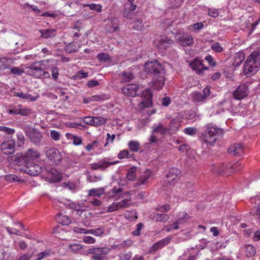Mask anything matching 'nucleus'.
<instances>
[{
    "mask_svg": "<svg viewBox=\"0 0 260 260\" xmlns=\"http://www.w3.org/2000/svg\"><path fill=\"white\" fill-rule=\"evenodd\" d=\"M260 68V51L253 52L248 56L243 68L247 77L255 74Z\"/></svg>",
    "mask_w": 260,
    "mask_h": 260,
    "instance_id": "f257e3e1",
    "label": "nucleus"
},
{
    "mask_svg": "<svg viewBox=\"0 0 260 260\" xmlns=\"http://www.w3.org/2000/svg\"><path fill=\"white\" fill-rule=\"evenodd\" d=\"M5 179L6 181L10 182L18 181V177L16 175L13 174L7 175L5 177Z\"/></svg>",
    "mask_w": 260,
    "mask_h": 260,
    "instance_id": "6e6d98bb",
    "label": "nucleus"
},
{
    "mask_svg": "<svg viewBox=\"0 0 260 260\" xmlns=\"http://www.w3.org/2000/svg\"><path fill=\"white\" fill-rule=\"evenodd\" d=\"M109 164L112 165L113 164H92L91 168L93 170H96L98 169L104 170L109 166Z\"/></svg>",
    "mask_w": 260,
    "mask_h": 260,
    "instance_id": "09e8293b",
    "label": "nucleus"
},
{
    "mask_svg": "<svg viewBox=\"0 0 260 260\" xmlns=\"http://www.w3.org/2000/svg\"><path fill=\"white\" fill-rule=\"evenodd\" d=\"M40 33L41 34V38L48 39L55 36V30L51 29H40Z\"/></svg>",
    "mask_w": 260,
    "mask_h": 260,
    "instance_id": "393cba45",
    "label": "nucleus"
},
{
    "mask_svg": "<svg viewBox=\"0 0 260 260\" xmlns=\"http://www.w3.org/2000/svg\"><path fill=\"white\" fill-rule=\"evenodd\" d=\"M97 58L100 61H107L109 60V55L107 53H101L98 55Z\"/></svg>",
    "mask_w": 260,
    "mask_h": 260,
    "instance_id": "052dcab7",
    "label": "nucleus"
},
{
    "mask_svg": "<svg viewBox=\"0 0 260 260\" xmlns=\"http://www.w3.org/2000/svg\"><path fill=\"white\" fill-rule=\"evenodd\" d=\"M151 176L152 172L151 171L147 170L143 172L138 179V181L136 183V185L140 186L145 184Z\"/></svg>",
    "mask_w": 260,
    "mask_h": 260,
    "instance_id": "412c9836",
    "label": "nucleus"
},
{
    "mask_svg": "<svg viewBox=\"0 0 260 260\" xmlns=\"http://www.w3.org/2000/svg\"><path fill=\"white\" fill-rule=\"evenodd\" d=\"M122 74L123 76V78L122 79L123 82H128L135 78V76L133 73L130 72H123Z\"/></svg>",
    "mask_w": 260,
    "mask_h": 260,
    "instance_id": "72a5a7b5",
    "label": "nucleus"
},
{
    "mask_svg": "<svg viewBox=\"0 0 260 260\" xmlns=\"http://www.w3.org/2000/svg\"><path fill=\"white\" fill-rule=\"evenodd\" d=\"M245 253L247 257L254 256L256 254L255 248L251 245H245Z\"/></svg>",
    "mask_w": 260,
    "mask_h": 260,
    "instance_id": "c85d7f7f",
    "label": "nucleus"
},
{
    "mask_svg": "<svg viewBox=\"0 0 260 260\" xmlns=\"http://www.w3.org/2000/svg\"><path fill=\"white\" fill-rule=\"evenodd\" d=\"M133 155V154H129L127 150H123L119 153L118 157L119 159H122L123 158H131Z\"/></svg>",
    "mask_w": 260,
    "mask_h": 260,
    "instance_id": "49530a36",
    "label": "nucleus"
},
{
    "mask_svg": "<svg viewBox=\"0 0 260 260\" xmlns=\"http://www.w3.org/2000/svg\"><path fill=\"white\" fill-rule=\"evenodd\" d=\"M32 253L30 252H27L25 254L22 255L17 260H30L31 257H32Z\"/></svg>",
    "mask_w": 260,
    "mask_h": 260,
    "instance_id": "338daca9",
    "label": "nucleus"
},
{
    "mask_svg": "<svg viewBox=\"0 0 260 260\" xmlns=\"http://www.w3.org/2000/svg\"><path fill=\"white\" fill-rule=\"evenodd\" d=\"M250 214L253 216H257L260 215V206L258 205L257 207L252 208Z\"/></svg>",
    "mask_w": 260,
    "mask_h": 260,
    "instance_id": "69168bd1",
    "label": "nucleus"
},
{
    "mask_svg": "<svg viewBox=\"0 0 260 260\" xmlns=\"http://www.w3.org/2000/svg\"><path fill=\"white\" fill-rule=\"evenodd\" d=\"M8 138L9 140L3 142L1 145L2 151L7 155L13 153L15 147V140L12 139V136H9Z\"/></svg>",
    "mask_w": 260,
    "mask_h": 260,
    "instance_id": "9d476101",
    "label": "nucleus"
},
{
    "mask_svg": "<svg viewBox=\"0 0 260 260\" xmlns=\"http://www.w3.org/2000/svg\"><path fill=\"white\" fill-rule=\"evenodd\" d=\"M234 166L231 164H222L217 171L219 174H229L233 171Z\"/></svg>",
    "mask_w": 260,
    "mask_h": 260,
    "instance_id": "b1692460",
    "label": "nucleus"
},
{
    "mask_svg": "<svg viewBox=\"0 0 260 260\" xmlns=\"http://www.w3.org/2000/svg\"><path fill=\"white\" fill-rule=\"evenodd\" d=\"M179 129V118L172 119L170 122L169 130L172 133H176Z\"/></svg>",
    "mask_w": 260,
    "mask_h": 260,
    "instance_id": "a878e982",
    "label": "nucleus"
},
{
    "mask_svg": "<svg viewBox=\"0 0 260 260\" xmlns=\"http://www.w3.org/2000/svg\"><path fill=\"white\" fill-rule=\"evenodd\" d=\"M171 103V98L169 96H165L161 99V104L165 107H168Z\"/></svg>",
    "mask_w": 260,
    "mask_h": 260,
    "instance_id": "e2e57ef3",
    "label": "nucleus"
},
{
    "mask_svg": "<svg viewBox=\"0 0 260 260\" xmlns=\"http://www.w3.org/2000/svg\"><path fill=\"white\" fill-rule=\"evenodd\" d=\"M168 131V128L163 127L162 124H159L153 129V133H160L161 135H165Z\"/></svg>",
    "mask_w": 260,
    "mask_h": 260,
    "instance_id": "a18cd8bd",
    "label": "nucleus"
},
{
    "mask_svg": "<svg viewBox=\"0 0 260 260\" xmlns=\"http://www.w3.org/2000/svg\"><path fill=\"white\" fill-rule=\"evenodd\" d=\"M244 59V54L243 53L239 52L236 54L234 58V61L233 63V66L238 67Z\"/></svg>",
    "mask_w": 260,
    "mask_h": 260,
    "instance_id": "cd10ccee",
    "label": "nucleus"
},
{
    "mask_svg": "<svg viewBox=\"0 0 260 260\" xmlns=\"http://www.w3.org/2000/svg\"><path fill=\"white\" fill-rule=\"evenodd\" d=\"M84 7H88L91 10L96 11L98 12H101L102 10V6L95 4H85L84 5Z\"/></svg>",
    "mask_w": 260,
    "mask_h": 260,
    "instance_id": "79ce46f5",
    "label": "nucleus"
},
{
    "mask_svg": "<svg viewBox=\"0 0 260 260\" xmlns=\"http://www.w3.org/2000/svg\"><path fill=\"white\" fill-rule=\"evenodd\" d=\"M14 96L20 98L24 100H28L30 101H35L37 100V98L34 97L29 93H23L22 91L15 92Z\"/></svg>",
    "mask_w": 260,
    "mask_h": 260,
    "instance_id": "bb28decb",
    "label": "nucleus"
},
{
    "mask_svg": "<svg viewBox=\"0 0 260 260\" xmlns=\"http://www.w3.org/2000/svg\"><path fill=\"white\" fill-rule=\"evenodd\" d=\"M136 168L134 167L131 168L128 171L127 174L126 175V177L128 180L133 181L136 178Z\"/></svg>",
    "mask_w": 260,
    "mask_h": 260,
    "instance_id": "f704fd0d",
    "label": "nucleus"
},
{
    "mask_svg": "<svg viewBox=\"0 0 260 260\" xmlns=\"http://www.w3.org/2000/svg\"><path fill=\"white\" fill-rule=\"evenodd\" d=\"M184 133L186 135L193 136L196 135L197 133V129L194 127H187L183 130Z\"/></svg>",
    "mask_w": 260,
    "mask_h": 260,
    "instance_id": "de8ad7c7",
    "label": "nucleus"
},
{
    "mask_svg": "<svg viewBox=\"0 0 260 260\" xmlns=\"http://www.w3.org/2000/svg\"><path fill=\"white\" fill-rule=\"evenodd\" d=\"M70 249L71 251L76 252L82 248V246L78 243L71 244L69 246Z\"/></svg>",
    "mask_w": 260,
    "mask_h": 260,
    "instance_id": "5fc2aeb1",
    "label": "nucleus"
},
{
    "mask_svg": "<svg viewBox=\"0 0 260 260\" xmlns=\"http://www.w3.org/2000/svg\"><path fill=\"white\" fill-rule=\"evenodd\" d=\"M88 234H91L96 236H101L104 232V230L102 228H99L95 229L88 230Z\"/></svg>",
    "mask_w": 260,
    "mask_h": 260,
    "instance_id": "e433bc0d",
    "label": "nucleus"
},
{
    "mask_svg": "<svg viewBox=\"0 0 260 260\" xmlns=\"http://www.w3.org/2000/svg\"><path fill=\"white\" fill-rule=\"evenodd\" d=\"M172 238V236H169L166 238L157 242V245H159L161 247V248H162L170 243Z\"/></svg>",
    "mask_w": 260,
    "mask_h": 260,
    "instance_id": "c03bdc74",
    "label": "nucleus"
},
{
    "mask_svg": "<svg viewBox=\"0 0 260 260\" xmlns=\"http://www.w3.org/2000/svg\"><path fill=\"white\" fill-rule=\"evenodd\" d=\"M128 147L131 151L137 152L140 149V143L137 141H131L128 144Z\"/></svg>",
    "mask_w": 260,
    "mask_h": 260,
    "instance_id": "473e14b6",
    "label": "nucleus"
},
{
    "mask_svg": "<svg viewBox=\"0 0 260 260\" xmlns=\"http://www.w3.org/2000/svg\"><path fill=\"white\" fill-rule=\"evenodd\" d=\"M11 167L20 171L24 172L27 174L36 176L42 171V167L38 164H10Z\"/></svg>",
    "mask_w": 260,
    "mask_h": 260,
    "instance_id": "20e7f679",
    "label": "nucleus"
},
{
    "mask_svg": "<svg viewBox=\"0 0 260 260\" xmlns=\"http://www.w3.org/2000/svg\"><path fill=\"white\" fill-rule=\"evenodd\" d=\"M69 136L70 137H69L68 138L71 139L73 141V143L75 145H79L81 144L82 142L81 137L71 134H69Z\"/></svg>",
    "mask_w": 260,
    "mask_h": 260,
    "instance_id": "ea45409f",
    "label": "nucleus"
},
{
    "mask_svg": "<svg viewBox=\"0 0 260 260\" xmlns=\"http://www.w3.org/2000/svg\"><path fill=\"white\" fill-rule=\"evenodd\" d=\"M104 193V189L103 188L99 189H92L89 191V195L90 196L100 197Z\"/></svg>",
    "mask_w": 260,
    "mask_h": 260,
    "instance_id": "4c0bfd02",
    "label": "nucleus"
},
{
    "mask_svg": "<svg viewBox=\"0 0 260 260\" xmlns=\"http://www.w3.org/2000/svg\"><path fill=\"white\" fill-rule=\"evenodd\" d=\"M202 62L203 60L195 58L189 63V66L198 74H202L205 71L208 70L207 67L203 66Z\"/></svg>",
    "mask_w": 260,
    "mask_h": 260,
    "instance_id": "dca6fc26",
    "label": "nucleus"
},
{
    "mask_svg": "<svg viewBox=\"0 0 260 260\" xmlns=\"http://www.w3.org/2000/svg\"><path fill=\"white\" fill-rule=\"evenodd\" d=\"M7 112L10 115H21V116H26L30 113V111L28 108H22L21 105H18L17 106H11L7 110Z\"/></svg>",
    "mask_w": 260,
    "mask_h": 260,
    "instance_id": "9b49d317",
    "label": "nucleus"
},
{
    "mask_svg": "<svg viewBox=\"0 0 260 260\" xmlns=\"http://www.w3.org/2000/svg\"><path fill=\"white\" fill-rule=\"evenodd\" d=\"M40 157L39 152L34 148H29L24 153H17L11 156V160L17 162H33L37 161V159Z\"/></svg>",
    "mask_w": 260,
    "mask_h": 260,
    "instance_id": "f03ea898",
    "label": "nucleus"
},
{
    "mask_svg": "<svg viewBox=\"0 0 260 260\" xmlns=\"http://www.w3.org/2000/svg\"><path fill=\"white\" fill-rule=\"evenodd\" d=\"M222 134V129L216 126H208L203 133V140L207 145H212Z\"/></svg>",
    "mask_w": 260,
    "mask_h": 260,
    "instance_id": "7ed1b4c3",
    "label": "nucleus"
},
{
    "mask_svg": "<svg viewBox=\"0 0 260 260\" xmlns=\"http://www.w3.org/2000/svg\"><path fill=\"white\" fill-rule=\"evenodd\" d=\"M108 121L106 118L101 116H93V126H98L105 124Z\"/></svg>",
    "mask_w": 260,
    "mask_h": 260,
    "instance_id": "7c9ffc66",
    "label": "nucleus"
},
{
    "mask_svg": "<svg viewBox=\"0 0 260 260\" xmlns=\"http://www.w3.org/2000/svg\"><path fill=\"white\" fill-rule=\"evenodd\" d=\"M14 64V60L11 58L0 57V70L4 71L10 69Z\"/></svg>",
    "mask_w": 260,
    "mask_h": 260,
    "instance_id": "6ab92c4d",
    "label": "nucleus"
},
{
    "mask_svg": "<svg viewBox=\"0 0 260 260\" xmlns=\"http://www.w3.org/2000/svg\"><path fill=\"white\" fill-rule=\"evenodd\" d=\"M141 96L143 98L141 104L146 108L150 107L152 105V93L150 89L146 88L142 92Z\"/></svg>",
    "mask_w": 260,
    "mask_h": 260,
    "instance_id": "4468645a",
    "label": "nucleus"
},
{
    "mask_svg": "<svg viewBox=\"0 0 260 260\" xmlns=\"http://www.w3.org/2000/svg\"><path fill=\"white\" fill-rule=\"evenodd\" d=\"M164 26H167L168 30L172 32L173 35H175V37L179 34V29L176 28L175 26L177 25V23H175L170 20H166L164 22Z\"/></svg>",
    "mask_w": 260,
    "mask_h": 260,
    "instance_id": "4be33fe9",
    "label": "nucleus"
},
{
    "mask_svg": "<svg viewBox=\"0 0 260 260\" xmlns=\"http://www.w3.org/2000/svg\"><path fill=\"white\" fill-rule=\"evenodd\" d=\"M153 219L156 221L166 222L169 219V216L165 213H157L154 214Z\"/></svg>",
    "mask_w": 260,
    "mask_h": 260,
    "instance_id": "2f4dec72",
    "label": "nucleus"
},
{
    "mask_svg": "<svg viewBox=\"0 0 260 260\" xmlns=\"http://www.w3.org/2000/svg\"><path fill=\"white\" fill-rule=\"evenodd\" d=\"M249 92L248 87L245 84L240 85L233 93L235 99L241 100L246 97Z\"/></svg>",
    "mask_w": 260,
    "mask_h": 260,
    "instance_id": "ddd939ff",
    "label": "nucleus"
},
{
    "mask_svg": "<svg viewBox=\"0 0 260 260\" xmlns=\"http://www.w3.org/2000/svg\"><path fill=\"white\" fill-rule=\"evenodd\" d=\"M57 215L58 218L57 219L58 221L62 225H67L71 222V219L69 216L62 215L61 214H58Z\"/></svg>",
    "mask_w": 260,
    "mask_h": 260,
    "instance_id": "c756f323",
    "label": "nucleus"
},
{
    "mask_svg": "<svg viewBox=\"0 0 260 260\" xmlns=\"http://www.w3.org/2000/svg\"><path fill=\"white\" fill-rule=\"evenodd\" d=\"M110 251V249L107 247L95 248V254L100 255L107 254Z\"/></svg>",
    "mask_w": 260,
    "mask_h": 260,
    "instance_id": "c9c22d12",
    "label": "nucleus"
},
{
    "mask_svg": "<svg viewBox=\"0 0 260 260\" xmlns=\"http://www.w3.org/2000/svg\"><path fill=\"white\" fill-rule=\"evenodd\" d=\"M83 241L87 244H92L95 242V240L91 236H84Z\"/></svg>",
    "mask_w": 260,
    "mask_h": 260,
    "instance_id": "774afa93",
    "label": "nucleus"
},
{
    "mask_svg": "<svg viewBox=\"0 0 260 260\" xmlns=\"http://www.w3.org/2000/svg\"><path fill=\"white\" fill-rule=\"evenodd\" d=\"M118 203L119 209L126 208L131 205V201L127 199H124Z\"/></svg>",
    "mask_w": 260,
    "mask_h": 260,
    "instance_id": "a19ab883",
    "label": "nucleus"
},
{
    "mask_svg": "<svg viewBox=\"0 0 260 260\" xmlns=\"http://www.w3.org/2000/svg\"><path fill=\"white\" fill-rule=\"evenodd\" d=\"M50 62V60L49 59H46V60H41L38 62H35L36 63H38V66H39L40 68L42 67H43V69H47L49 68L48 63Z\"/></svg>",
    "mask_w": 260,
    "mask_h": 260,
    "instance_id": "603ef678",
    "label": "nucleus"
},
{
    "mask_svg": "<svg viewBox=\"0 0 260 260\" xmlns=\"http://www.w3.org/2000/svg\"><path fill=\"white\" fill-rule=\"evenodd\" d=\"M119 208L118 206V203L117 202H114L107 209V212H112L118 210Z\"/></svg>",
    "mask_w": 260,
    "mask_h": 260,
    "instance_id": "bf43d9fd",
    "label": "nucleus"
},
{
    "mask_svg": "<svg viewBox=\"0 0 260 260\" xmlns=\"http://www.w3.org/2000/svg\"><path fill=\"white\" fill-rule=\"evenodd\" d=\"M189 146L185 144L180 145V152L182 151L183 155L188 156L187 158H185V160L187 162H194L196 161L195 158L193 156H190L191 152L189 151Z\"/></svg>",
    "mask_w": 260,
    "mask_h": 260,
    "instance_id": "aec40b11",
    "label": "nucleus"
},
{
    "mask_svg": "<svg viewBox=\"0 0 260 260\" xmlns=\"http://www.w3.org/2000/svg\"><path fill=\"white\" fill-rule=\"evenodd\" d=\"M17 145L18 147L22 146L24 144V137L23 134L21 133H19L17 134Z\"/></svg>",
    "mask_w": 260,
    "mask_h": 260,
    "instance_id": "8fccbe9b",
    "label": "nucleus"
},
{
    "mask_svg": "<svg viewBox=\"0 0 260 260\" xmlns=\"http://www.w3.org/2000/svg\"><path fill=\"white\" fill-rule=\"evenodd\" d=\"M193 43V38L188 34L184 33L180 37V45L183 47L191 46Z\"/></svg>",
    "mask_w": 260,
    "mask_h": 260,
    "instance_id": "a211bd4d",
    "label": "nucleus"
},
{
    "mask_svg": "<svg viewBox=\"0 0 260 260\" xmlns=\"http://www.w3.org/2000/svg\"><path fill=\"white\" fill-rule=\"evenodd\" d=\"M212 49L217 52H221L222 51V47L218 43H214L211 46Z\"/></svg>",
    "mask_w": 260,
    "mask_h": 260,
    "instance_id": "0e129e2a",
    "label": "nucleus"
},
{
    "mask_svg": "<svg viewBox=\"0 0 260 260\" xmlns=\"http://www.w3.org/2000/svg\"><path fill=\"white\" fill-rule=\"evenodd\" d=\"M173 44V41L166 36H161L154 41L155 47L162 53L171 47Z\"/></svg>",
    "mask_w": 260,
    "mask_h": 260,
    "instance_id": "0eeeda50",
    "label": "nucleus"
},
{
    "mask_svg": "<svg viewBox=\"0 0 260 260\" xmlns=\"http://www.w3.org/2000/svg\"><path fill=\"white\" fill-rule=\"evenodd\" d=\"M51 253L50 249L46 250L43 252H41L37 254L38 256L36 260H42L43 258L48 257Z\"/></svg>",
    "mask_w": 260,
    "mask_h": 260,
    "instance_id": "58836bf2",
    "label": "nucleus"
},
{
    "mask_svg": "<svg viewBox=\"0 0 260 260\" xmlns=\"http://www.w3.org/2000/svg\"><path fill=\"white\" fill-rule=\"evenodd\" d=\"M193 99L197 102H202L204 101L206 98L205 95L201 92H195L193 94Z\"/></svg>",
    "mask_w": 260,
    "mask_h": 260,
    "instance_id": "3c124183",
    "label": "nucleus"
},
{
    "mask_svg": "<svg viewBox=\"0 0 260 260\" xmlns=\"http://www.w3.org/2000/svg\"><path fill=\"white\" fill-rule=\"evenodd\" d=\"M228 152L234 156H241L244 154V149L241 144H234L228 149Z\"/></svg>",
    "mask_w": 260,
    "mask_h": 260,
    "instance_id": "f3484780",
    "label": "nucleus"
},
{
    "mask_svg": "<svg viewBox=\"0 0 260 260\" xmlns=\"http://www.w3.org/2000/svg\"><path fill=\"white\" fill-rule=\"evenodd\" d=\"M144 71L148 75L154 77L164 76L165 71L162 65L157 60L146 62L144 66Z\"/></svg>",
    "mask_w": 260,
    "mask_h": 260,
    "instance_id": "39448f33",
    "label": "nucleus"
},
{
    "mask_svg": "<svg viewBox=\"0 0 260 260\" xmlns=\"http://www.w3.org/2000/svg\"><path fill=\"white\" fill-rule=\"evenodd\" d=\"M82 120L85 124L93 126V116L84 117Z\"/></svg>",
    "mask_w": 260,
    "mask_h": 260,
    "instance_id": "13d9d810",
    "label": "nucleus"
},
{
    "mask_svg": "<svg viewBox=\"0 0 260 260\" xmlns=\"http://www.w3.org/2000/svg\"><path fill=\"white\" fill-rule=\"evenodd\" d=\"M10 73L14 75H21L23 72L24 70L20 69L18 67H11L10 68Z\"/></svg>",
    "mask_w": 260,
    "mask_h": 260,
    "instance_id": "864d4df0",
    "label": "nucleus"
},
{
    "mask_svg": "<svg viewBox=\"0 0 260 260\" xmlns=\"http://www.w3.org/2000/svg\"><path fill=\"white\" fill-rule=\"evenodd\" d=\"M50 137L53 140L57 141L60 138V134L57 131L53 130L50 132Z\"/></svg>",
    "mask_w": 260,
    "mask_h": 260,
    "instance_id": "4d7b16f0",
    "label": "nucleus"
},
{
    "mask_svg": "<svg viewBox=\"0 0 260 260\" xmlns=\"http://www.w3.org/2000/svg\"><path fill=\"white\" fill-rule=\"evenodd\" d=\"M44 170L50 175V182L56 183L60 182L62 178V173L50 166H45Z\"/></svg>",
    "mask_w": 260,
    "mask_h": 260,
    "instance_id": "1a4fd4ad",
    "label": "nucleus"
},
{
    "mask_svg": "<svg viewBox=\"0 0 260 260\" xmlns=\"http://www.w3.org/2000/svg\"><path fill=\"white\" fill-rule=\"evenodd\" d=\"M25 135L29 139L31 142L37 145L40 143L42 138V133L34 129L25 131Z\"/></svg>",
    "mask_w": 260,
    "mask_h": 260,
    "instance_id": "f8f14e48",
    "label": "nucleus"
},
{
    "mask_svg": "<svg viewBox=\"0 0 260 260\" xmlns=\"http://www.w3.org/2000/svg\"><path fill=\"white\" fill-rule=\"evenodd\" d=\"M123 15L125 18L128 19H131L132 18L133 15L132 12L130 11L127 7H124Z\"/></svg>",
    "mask_w": 260,
    "mask_h": 260,
    "instance_id": "680f3d73",
    "label": "nucleus"
},
{
    "mask_svg": "<svg viewBox=\"0 0 260 260\" xmlns=\"http://www.w3.org/2000/svg\"><path fill=\"white\" fill-rule=\"evenodd\" d=\"M141 88L138 84H128L121 88L122 92L125 96L135 97L139 95Z\"/></svg>",
    "mask_w": 260,
    "mask_h": 260,
    "instance_id": "6e6552de",
    "label": "nucleus"
},
{
    "mask_svg": "<svg viewBox=\"0 0 260 260\" xmlns=\"http://www.w3.org/2000/svg\"><path fill=\"white\" fill-rule=\"evenodd\" d=\"M155 78L156 79L154 78L152 81V88L154 90H159L161 89L164 85V76L162 77H156Z\"/></svg>",
    "mask_w": 260,
    "mask_h": 260,
    "instance_id": "5701e85b",
    "label": "nucleus"
},
{
    "mask_svg": "<svg viewBox=\"0 0 260 260\" xmlns=\"http://www.w3.org/2000/svg\"><path fill=\"white\" fill-rule=\"evenodd\" d=\"M46 155L50 161L59 162L61 160L59 151L54 147L49 148L46 150Z\"/></svg>",
    "mask_w": 260,
    "mask_h": 260,
    "instance_id": "2eb2a0df",
    "label": "nucleus"
},
{
    "mask_svg": "<svg viewBox=\"0 0 260 260\" xmlns=\"http://www.w3.org/2000/svg\"><path fill=\"white\" fill-rule=\"evenodd\" d=\"M27 74L36 78H39L42 76L46 78L50 76L48 72L38 65V63L33 62L29 66L26 67Z\"/></svg>",
    "mask_w": 260,
    "mask_h": 260,
    "instance_id": "423d86ee",
    "label": "nucleus"
},
{
    "mask_svg": "<svg viewBox=\"0 0 260 260\" xmlns=\"http://www.w3.org/2000/svg\"><path fill=\"white\" fill-rule=\"evenodd\" d=\"M0 131L3 132L6 134H7L10 136H11L13 134H14L15 132V131L13 128L7 127L4 126L0 125Z\"/></svg>",
    "mask_w": 260,
    "mask_h": 260,
    "instance_id": "37998d69",
    "label": "nucleus"
}]
</instances>
